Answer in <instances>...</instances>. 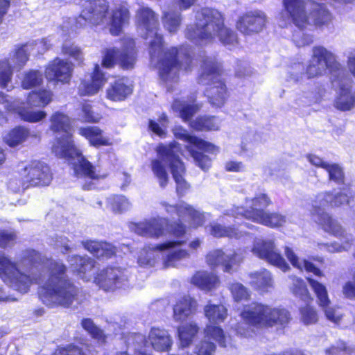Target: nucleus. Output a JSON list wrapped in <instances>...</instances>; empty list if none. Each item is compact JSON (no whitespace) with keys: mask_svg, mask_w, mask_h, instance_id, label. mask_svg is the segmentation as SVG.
<instances>
[{"mask_svg":"<svg viewBox=\"0 0 355 355\" xmlns=\"http://www.w3.org/2000/svg\"><path fill=\"white\" fill-rule=\"evenodd\" d=\"M197 301L189 295H185L180 297L173 308V316L175 321L185 320L193 314L197 309Z\"/></svg>","mask_w":355,"mask_h":355,"instance_id":"30","label":"nucleus"},{"mask_svg":"<svg viewBox=\"0 0 355 355\" xmlns=\"http://www.w3.org/2000/svg\"><path fill=\"white\" fill-rule=\"evenodd\" d=\"M325 355H354L355 348L344 340L338 339L324 349Z\"/></svg>","mask_w":355,"mask_h":355,"instance_id":"46","label":"nucleus"},{"mask_svg":"<svg viewBox=\"0 0 355 355\" xmlns=\"http://www.w3.org/2000/svg\"><path fill=\"white\" fill-rule=\"evenodd\" d=\"M195 17V23L189 26L185 32L187 38L191 41H210L218 36L225 45L238 42L236 33L225 26V17L218 10L202 8L196 12Z\"/></svg>","mask_w":355,"mask_h":355,"instance_id":"3","label":"nucleus"},{"mask_svg":"<svg viewBox=\"0 0 355 355\" xmlns=\"http://www.w3.org/2000/svg\"><path fill=\"white\" fill-rule=\"evenodd\" d=\"M55 353V355H92L88 344L69 343L58 346Z\"/></svg>","mask_w":355,"mask_h":355,"instance_id":"44","label":"nucleus"},{"mask_svg":"<svg viewBox=\"0 0 355 355\" xmlns=\"http://www.w3.org/2000/svg\"><path fill=\"white\" fill-rule=\"evenodd\" d=\"M245 202L246 203L251 202L252 205L250 207L263 209L272 205V201L270 197L266 193H257L252 198H246Z\"/></svg>","mask_w":355,"mask_h":355,"instance_id":"57","label":"nucleus"},{"mask_svg":"<svg viewBox=\"0 0 355 355\" xmlns=\"http://www.w3.org/2000/svg\"><path fill=\"white\" fill-rule=\"evenodd\" d=\"M306 281L315 293L318 304L324 312L327 318L336 323L340 322L341 315L336 313L335 308L330 306L331 302L326 286L310 277H306Z\"/></svg>","mask_w":355,"mask_h":355,"instance_id":"19","label":"nucleus"},{"mask_svg":"<svg viewBox=\"0 0 355 355\" xmlns=\"http://www.w3.org/2000/svg\"><path fill=\"white\" fill-rule=\"evenodd\" d=\"M0 277L5 283L23 293L28 291L32 284L30 276L21 272L17 263L3 252H0Z\"/></svg>","mask_w":355,"mask_h":355,"instance_id":"16","label":"nucleus"},{"mask_svg":"<svg viewBox=\"0 0 355 355\" xmlns=\"http://www.w3.org/2000/svg\"><path fill=\"white\" fill-rule=\"evenodd\" d=\"M48 130L55 137H73L72 119L66 112L57 110L49 116Z\"/></svg>","mask_w":355,"mask_h":355,"instance_id":"22","label":"nucleus"},{"mask_svg":"<svg viewBox=\"0 0 355 355\" xmlns=\"http://www.w3.org/2000/svg\"><path fill=\"white\" fill-rule=\"evenodd\" d=\"M73 72V64L60 58L50 61L44 69V76L54 85H67L71 82Z\"/></svg>","mask_w":355,"mask_h":355,"instance_id":"17","label":"nucleus"},{"mask_svg":"<svg viewBox=\"0 0 355 355\" xmlns=\"http://www.w3.org/2000/svg\"><path fill=\"white\" fill-rule=\"evenodd\" d=\"M68 262L72 273L85 281L89 279L96 267L95 260L87 256L73 254Z\"/></svg>","mask_w":355,"mask_h":355,"instance_id":"27","label":"nucleus"},{"mask_svg":"<svg viewBox=\"0 0 355 355\" xmlns=\"http://www.w3.org/2000/svg\"><path fill=\"white\" fill-rule=\"evenodd\" d=\"M193 66L194 59L191 46L184 44L171 46L164 51L159 61V74L162 79L167 80L171 75L191 72Z\"/></svg>","mask_w":355,"mask_h":355,"instance_id":"8","label":"nucleus"},{"mask_svg":"<svg viewBox=\"0 0 355 355\" xmlns=\"http://www.w3.org/2000/svg\"><path fill=\"white\" fill-rule=\"evenodd\" d=\"M201 68L202 71L198 76L197 80L201 85L209 81L205 91L207 101L214 107H223L230 97V93L225 80L220 78L224 73L222 64L216 58L206 56L202 60Z\"/></svg>","mask_w":355,"mask_h":355,"instance_id":"5","label":"nucleus"},{"mask_svg":"<svg viewBox=\"0 0 355 355\" xmlns=\"http://www.w3.org/2000/svg\"><path fill=\"white\" fill-rule=\"evenodd\" d=\"M344 68L336 60L333 53L322 46H315L312 49V55L306 66L305 73L308 79L319 78L329 73L334 76L333 83L343 73Z\"/></svg>","mask_w":355,"mask_h":355,"instance_id":"9","label":"nucleus"},{"mask_svg":"<svg viewBox=\"0 0 355 355\" xmlns=\"http://www.w3.org/2000/svg\"><path fill=\"white\" fill-rule=\"evenodd\" d=\"M205 338L212 339L216 341L220 346H226V337L224 330L215 324H207L204 329Z\"/></svg>","mask_w":355,"mask_h":355,"instance_id":"50","label":"nucleus"},{"mask_svg":"<svg viewBox=\"0 0 355 355\" xmlns=\"http://www.w3.org/2000/svg\"><path fill=\"white\" fill-rule=\"evenodd\" d=\"M182 213L189 216L191 220L189 226L191 228L197 229L198 227L203 225L205 223L204 215L195 209L193 207L190 205L184 206Z\"/></svg>","mask_w":355,"mask_h":355,"instance_id":"56","label":"nucleus"},{"mask_svg":"<svg viewBox=\"0 0 355 355\" xmlns=\"http://www.w3.org/2000/svg\"><path fill=\"white\" fill-rule=\"evenodd\" d=\"M94 282L106 292L114 291L122 285V272L117 268L106 267L96 273Z\"/></svg>","mask_w":355,"mask_h":355,"instance_id":"21","label":"nucleus"},{"mask_svg":"<svg viewBox=\"0 0 355 355\" xmlns=\"http://www.w3.org/2000/svg\"><path fill=\"white\" fill-rule=\"evenodd\" d=\"M174 135L177 139L186 141L189 144L186 146V148L196 162V164L202 170L207 171L211 167V159L209 157L202 152L193 149L192 147L209 153L216 154L219 151L218 146L196 135H190L182 127L177 128L175 132H174Z\"/></svg>","mask_w":355,"mask_h":355,"instance_id":"13","label":"nucleus"},{"mask_svg":"<svg viewBox=\"0 0 355 355\" xmlns=\"http://www.w3.org/2000/svg\"><path fill=\"white\" fill-rule=\"evenodd\" d=\"M15 232H9L6 230L0 231V248H6L11 245L16 239Z\"/></svg>","mask_w":355,"mask_h":355,"instance_id":"64","label":"nucleus"},{"mask_svg":"<svg viewBox=\"0 0 355 355\" xmlns=\"http://www.w3.org/2000/svg\"><path fill=\"white\" fill-rule=\"evenodd\" d=\"M171 107L173 110L178 113L179 116L184 122L193 121V117L201 109V105L196 102V97L191 98L189 101L180 98L173 101Z\"/></svg>","mask_w":355,"mask_h":355,"instance_id":"29","label":"nucleus"},{"mask_svg":"<svg viewBox=\"0 0 355 355\" xmlns=\"http://www.w3.org/2000/svg\"><path fill=\"white\" fill-rule=\"evenodd\" d=\"M233 300L235 302L249 301L251 298L250 291L240 282H232L228 286Z\"/></svg>","mask_w":355,"mask_h":355,"instance_id":"48","label":"nucleus"},{"mask_svg":"<svg viewBox=\"0 0 355 355\" xmlns=\"http://www.w3.org/2000/svg\"><path fill=\"white\" fill-rule=\"evenodd\" d=\"M82 327L89 334V336L98 343L105 344L107 341V335L104 331L96 325L94 321L89 318H83L81 320Z\"/></svg>","mask_w":355,"mask_h":355,"instance_id":"45","label":"nucleus"},{"mask_svg":"<svg viewBox=\"0 0 355 355\" xmlns=\"http://www.w3.org/2000/svg\"><path fill=\"white\" fill-rule=\"evenodd\" d=\"M134 85L127 77L123 76L114 80L106 89L105 96L112 102H121L130 97Z\"/></svg>","mask_w":355,"mask_h":355,"instance_id":"24","label":"nucleus"},{"mask_svg":"<svg viewBox=\"0 0 355 355\" xmlns=\"http://www.w3.org/2000/svg\"><path fill=\"white\" fill-rule=\"evenodd\" d=\"M190 283L202 291H211L218 285L219 278L213 272L198 270L193 275Z\"/></svg>","mask_w":355,"mask_h":355,"instance_id":"34","label":"nucleus"},{"mask_svg":"<svg viewBox=\"0 0 355 355\" xmlns=\"http://www.w3.org/2000/svg\"><path fill=\"white\" fill-rule=\"evenodd\" d=\"M21 186L24 189L48 186L53 175L48 164L40 160L21 162L17 171Z\"/></svg>","mask_w":355,"mask_h":355,"instance_id":"12","label":"nucleus"},{"mask_svg":"<svg viewBox=\"0 0 355 355\" xmlns=\"http://www.w3.org/2000/svg\"><path fill=\"white\" fill-rule=\"evenodd\" d=\"M233 214L236 217L241 216L248 220L264 225L266 227L277 229L285 225L286 216L278 211H267L263 209L237 206L233 209Z\"/></svg>","mask_w":355,"mask_h":355,"instance_id":"15","label":"nucleus"},{"mask_svg":"<svg viewBox=\"0 0 355 355\" xmlns=\"http://www.w3.org/2000/svg\"><path fill=\"white\" fill-rule=\"evenodd\" d=\"M8 96L0 91V104L4 105L6 112L8 114L16 113L20 119L28 123H37L44 119L46 113L43 110L28 111L24 108L17 107L10 101L8 98Z\"/></svg>","mask_w":355,"mask_h":355,"instance_id":"26","label":"nucleus"},{"mask_svg":"<svg viewBox=\"0 0 355 355\" xmlns=\"http://www.w3.org/2000/svg\"><path fill=\"white\" fill-rule=\"evenodd\" d=\"M189 126L196 132H214L220 130L218 118L214 115L201 114L190 121Z\"/></svg>","mask_w":355,"mask_h":355,"instance_id":"35","label":"nucleus"},{"mask_svg":"<svg viewBox=\"0 0 355 355\" xmlns=\"http://www.w3.org/2000/svg\"><path fill=\"white\" fill-rule=\"evenodd\" d=\"M320 223L327 232L336 236H340L343 234V230L340 225L327 214H323L320 216Z\"/></svg>","mask_w":355,"mask_h":355,"instance_id":"49","label":"nucleus"},{"mask_svg":"<svg viewBox=\"0 0 355 355\" xmlns=\"http://www.w3.org/2000/svg\"><path fill=\"white\" fill-rule=\"evenodd\" d=\"M109 13L110 3L107 0H87L76 17L75 25L78 28L86 26L103 25L107 21Z\"/></svg>","mask_w":355,"mask_h":355,"instance_id":"14","label":"nucleus"},{"mask_svg":"<svg viewBox=\"0 0 355 355\" xmlns=\"http://www.w3.org/2000/svg\"><path fill=\"white\" fill-rule=\"evenodd\" d=\"M130 18L129 7L126 1H122L111 12L110 33L113 36L119 35L124 25L128 24Z\"/></svg>","mask_w":355,"mask_h":355,"instance_id":"28","label":"nucleus"},{"mask_svg":"<svg viewBox=\"0 0 355 355\" xmlns=\"http://www.w3.org/2000/svg\"><path fill=\"white\" fill-rule=\"evenodd\" d=\"M292 292L296 297L305 303H311L313 300L306 283L300 278L294 279Z\"/></svg>","mask_w":355,"mask_h":355,"instance_id":"51","label":"nucleus"},{"mask_svg":"<svg viewBox=\"0 0 355 355\" xmlns=\"http://www.w3.org/2000/svg\"><path fill=\"white\" fill-rule=\"evenodd\" d=\"M121 49L106 48L104 50L101 65L106 69H112L118 64L123 70L132 69L137 60V49L135 40L132 38L120 39Z\"/></svg>","mask_w":355,"mask_h":355,"instance_id":"11","label":"nucleus"},{"mask_svg":"<svg viewBox=\"0 0 355 355\" xmlns=\"http://www.w3.org/2000/svg\"><path fill=\"white\" fill-rule=\"evenodd\" d=\"M137 28L143 32L144 40L151 38L149 42V53L155 57L163 50L164 40L162 34L157 33L159 20L155 12L148 7L141 6L136 12Z\"/></svg>","mask_w":355,"mask_h":355,"instance_id":"10","label":"nucleus"},{"mask_svg":"<svg viewBox=\"0 0 355 355\" xmlns=\"http://www.w3.org/2000/svg\"><path fill=\"white\" fill-rule=\"evenodd\" d=\"M61 51L63 55L80 62H83V52L80 48L73 44H64L61 47Z\"/></svg>","mask_w":355,"mask_h":355,"instance_id":"63","label":"nucleus"},{"mask_svg":"<svg viewBox=\"0 0 355 355\" xmlns=\"http://www.w3.org/2000/svg\"><path fill=\"white\" fill-rule=\"evenodd\" d=\"M282 4L291 21L300 30H304L309 26L322 28L333 19L331 12L322 3L313 1L309 12L304 0H282Z\"/></svg>","mask_w":355,"mask_h":355,"instance_id":"6","label":"nucleus"},{"mask_svg":"<svg viewBox=\"0 0 355 355\" xmlns=\"http://www.w3.org/2000/svg\"><path fill=\"white\" fill-rule=\"evenodd\" d=\"M13 69L8 59L0 60V87L6 88L11 82Z\"/></svg>","mask_w":355,"mask_h":355,"instance_id":"54","label":"nucleus"},{"mask_svg":"<svg viewBox=\"0 0 355 355\" xmlns=\"http://www.w3.org/2000/svg\"><path fill=\"white\" fill-rule=\"evenodd\" d=\"M78 133L88 141L90 146L98 148L112 145L111 139L104 135L103 130L98 126L81 127L78 129Z\"/></svg>","mask_w":355,"mask_h":355,"instance_id":"31","label":"nucleus"},{"mask_svg":"<svg viewBox=\"0 0 355 355\" xmlns=\"http://www.w3.org/2000/svg\"><path fill=\"white\" fill-rule=\"evenodd\" d=\"M329 175V180L338 184H343L345 181V174L343 168L336 163L328 164L324 169Z\"/></svg>","mask_w":355,"mask_h":355,"instance_id":"60","label":"nucleus"},{"mask_svg":"<svg viewBox=\"0 0 355 355\" xmlns=\"http://www.w3.org/2000/svg\"><path fill=\"white\" fill-rule=\"evenodd\" d=\"M199 327L196 323L190 322L182 324L178 327V336L183 347H188L191 344L198 333Z\"/></svg>","mask_w":355,"mask_h":355,"instance_id":"42","label":"nucleus"},{"mask_svg":"<svg viewBox=\"0 0 355 355\" xmlns=\"http://www.w3.org/2000/svg\"><path fill=\"white\" fill-rule=\"evenodd\" d=\"M210 234L216 238L228 237L237 239L241 233L234 226H224L218 223L210 225Z\"/></svg>","mask_w":355,"mask_h":355,"instance_id":"47","label":"nucleus"},{"mask_svg":"<svg viewBox=\"0 0 355 355\" xmlns=\"http://www.w3.org/2000/svg\"><path fill=\"white\" fill-rule=\"evenodd\" d=\"M81 112L85 121L87 123H96L103 119L102 110L99 105H92L87 101L81 104Z\"/></svg>","mask_w":355,"mask_h":355,"instance_id":"43","label":"nucleus"},{"mask_svg":"<svg viewBox=\"0 0 355 355\" xmlns=\"http://www.w3.org/2000/svg\"><path fill=\"white\" fill-rule=\"evenodd\" d=\"M52 151L56 157L60 159L67 161L77 159L72 166L74 174L77 177L90 180L89 182L83 184V190L89 191L94 189V182H98L107 177L106 174L99 173L95 166L83 155L82 151L74 144L73 137L57 138L52 146Z\"/></svg>","mask_w":355,"mask_h":355,"instance_id":"4","label":"nucleus"},{"mask_svg":"<svg viewBox=\"0 0 355 355\" xmlns=\"http://www.w3.org/2000/svg\"><path fill=\"white\" fill-rule=\"evenodd\" d=\"M207 260L209 265L212 266L221 265L224 272H231L240 266L243 261V257L235 251L230 255H225L221 249H217L207 254Z\"/></svg>","mask_w":355,"mask_h":355,"instance_id":"23","label":"nucleus"},{"mask_svg":"<svg viewBox=\"0 0 355 355\" xmlns=\"http://www.w3.org/2000/svg\"><path fill=\"white\" fill-rule=\"evenodd\" d=\"M323 200L327 203L324 204V205H328L331 207H337L347 201V196L343 193L333 194L331 192H327L324 194Z\"/></svg>","mask_w":355,"mask_h":355,"instance_id":"61","label":"nucleus"},{"mask_svg":"<svg viewBox=\"0 0 355 355\" xmlns=\"http://www.w3.org/2000/svg\"><path fill=\"white\" fill-rule=\"evenodd\" d=\"M82 245L97 259H110L116 253L115 247L107 242L87 240Z\"/></svg>","mask_w":355,"mask_h":355,"instance_id":"33","label":"nucleus"},{"mask_svg":"<svg viewBox=\"0 0 355 355\" xmlns=\"http://www.w3.org/2000/svg\"><path fill=\"white\" fill-rule=\"evenodd\" d=\"M239 315L246 324L257 329L284 327L291 320L286 309L256 301L245 305Z\"/></svg>","mask_w":355,"mask_h":355,"instance_id":"7","label":"nucleus"},{"mask_svg":"<svg viewBox=\"0 0 355 355\" xmlns=\"http://www.w3.org/2000/svg\"><path fill=\"white\" fill-rule=\"evenodd\" d=\"M204 314L209 322L218 324L225 320L228 311L223 304H214L209 302L204 307Z\"/></svg>","mask_w":355,"mask_h":355,"instance_id":"40","label":"nucleus"},{"mask_svg":"<svg viewBox=\"0 0 355 355\" xmlns=\"http://www.w3.org/2000/svg\"><path fill=\"white\" fill-rule=\"evenodd\" d=\"M53 92L46 88L31 91L26 98V103L30 107H44L53 99Z\"/></svg>","mask_w":355,"mask_h":355,"instance_id":"37","label":"nucleus"},{"mask_svg":"<svg viewBox=\"0 0 355 355\" xmlns=\"http://www.w3.org/2000/svg\"><path fill=\"white\" fill-rule=\"evenodd\" d=\"M136 232L141 236L158 239L164 235V227L159 220L153 219L139 224Z\"/></svg>","mask_w":355,"mask_h":355,"instance_id":"38","label":"nucleus"},{"mask_svg":"<svg viewBox=\"0 0 355 355\" xmlns=\"http://www.w3.org/2000/svg\"><path fill=\"white\" fill-rule=\"evenodd\" d=\"M266 16L260 10H251L240 15L236 22V29L245 35L261 32L266 26Z\"/></svg>","mask_w":355,"mask_h":355,"instance_id":"18","label":"nucleus"},{"mask_svg":"<svg viewBox=\"0 0 355 355\" xmlns=\"http://www.w3.org/2000/svg\"><path fill=\"white\" fill-rule=\"evenodd\" d=\"M19 262L29 270L46 265L49 277L37 292L46 306L67 309L79 300L80 290L67 276V266L61 260L47 259L40 252L28 248L22 252Z\"/></svg>","mask_w":355,"mask_h":355,"instance_id":"1","label":"nucleus"},{"mask_svg":"<svg viewBox=\"0 0 355 355\" xmlns=\"http://www.w3.org/2000/svg\"><path fill=\"white\" fill-rule=\"evenodd\" d=\"M355 105V96L352 94L350 87L340 85L339 93L334 100V107L343 112L352 110Z\"/></svg>","mask_w":355,"mask_h":355,"instance_id":"39","label":"nucleus"},{"mask_svg":"<svg viewBox=\"0 0 355 355\" xmlns=\"http://www.w3.org/2000/svg\"><path fill=\"white\" fill-rule=\"evenodd\" d=\"M190 256L189 252L184 249H178L174 250L164 258V264L165 267H174L177 263L182 259L189 258Z\"/></svg>","mask_w":355,"mask_h":355,"instance_id":"55","label":"nucleus"},{"mask_svg":"<svg viewBox=\"0 0 355 355\" xmlns=\"http://www.w3.org/2000/svg\"><path fill=\"white\" fill-rule=\"evenodd\" d=\"M306 304L300 309L301 320L305 324H315L318 320V313L314 307L309 304L310 303Z\"/></svg>","mask_w":355,"mask_h":355,"instance_id":"58","label":"nucleus"},{"mask_svg":"<svg viewBox=\"0 0 355 355\" xmlns=\"http://www.w3.org/2000/svg\"><path fill=\"white\" fill-rule=\"evenodd\" d=\"M149 339L153 349L159 352H168L172 345V340L164 329L153 327L149 333Z\"/></svg>","mask_w":355,"mask_h":355,"instance_id":"36","label":"nucleus"},{"mask_svg":"<svg viewBox=\"0 0 355 355\" xmlns=\"http://www.w3.org/2000/svg\"><path fill=\"white\" fill-rule=\"evenodd\" d=\"M105 82L104 73L100 69L99 65L95 64L90 79H82L78 87V94L80 96H93L98 93Z\"/></svg>","mask_w":355,"mask_h":355,"instance_id":"25","label":"nucleus"},{"mask_svg":"<svg viewBox=\"0 0 355 355\" xmlns=\"http://www.w3.org/2000/svg\"><path fill=\"white\" fill-rule=\"evenodd\" d=\"M158 158L151 161V169L159 180V186L165 188L168 183V175L162 162L167 163L173 178L176 183L175 191L178 198L183 197L190 188L184 178L186 168L180 158L182 155L181 145L173 141L168 144H159L155 149Z\"/></svg>","mask_w":355,"mask_h":355,"instance_id":"2","label":"nucleus"},{"mask_svg":"<svg viewBox=\"0 0 355 355\" xmlns=\"http://www.w3.org/2000/svg\"><path fill=\"white\" fill-rule=\"evenodd\" d=\"M249 277L251 286L260 294L268 293L274 287L272 275L265 268L250 273Z\"/></svg>","mask_w":355,"mask_h":355,"instance_id":"32","label":"nucleus"},{"mask_svg":"<svg viewBox=\"0 0 355 355\" xmlns=\"http://www.w3.org/2000/svg\"><path fill=\"white\" fill-rule=\"evenodd\" d=\"M216 349L214 343L207 340H201L195 347L196 355H213Z\"/></svg>","mask_w":355,"mask_h":355,"instance_id":"62","label":"nucleus"},{"mask_svg":"<svg viewBox=\"0 0 355 355\" xmlns=\"http://www.w3.org/2000/svg\"><path fill=\"white\" fill-rule=\"evenodd\" d=\"M182 21L180 13L173 11H166L162 16V23L164 28L170 33H175Z\"/></svg>","mask_w":355,"mask_h":355,"instance_id":"52","label":"nucleus"},{"mask_svg":"<svg viewBox=\"0 0 355 355\" xmlns=\"http://www.w3.org/2000/svg\"><path fill=\"white\" fill-rule=\"evenodd\" d=\"M166 227L169 234L175 239L182 238L187 234V227L180 219L167 223Z\"/></svg>","mask_w":355,"mask_h":355,"instance_id":"59","label":"nucleus"},{"mask_svg":"<svg viewBox=\"0 0 355 355\" xmlns=\"http://www.w3.org/2000/svg\"><path fill=\"white\" fill-rule=\"evenodd\" d=\"M43 82L42 75L37 70L26 72L21 81V86L25 89L40 86Z\"/></svg>","mask_w":355,"mask_h":355,"instance_id":"53","label":"nucleus"},{"mask_svg":"<svg viewBox=\"0 0 355 355\" xmlns=\"http://www.w3.org/2000/svg\"><path fill=\"white\" fill-rule=\"evenodd\" d=\"M29 136L28 128L18 125L9 130L4 137V141L10 147H15L24 142Z\"/></svg>","mask_w":355,"mask_h":355,"instance_id":"41","label":"nucleus"},{"mask_svg":"<svg viewBox=\"0 0 355 355\" xmlns=\"http://www.w3.org/2000/svg\"><path fill=\"white\" fill-rule=\"evenodd\" d=\"M253 250L260 259L266 260L268 263L279 268L282 271L286 272L290 269L288 264L282 254L275 250L272 242L262 241L257 243Z\"/></svg>","mask_w":355,"mask_h":355,"instance_id":"20","label":"nucleus"}]
</instances>
